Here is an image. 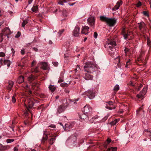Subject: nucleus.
<instances>
[{
  "label": "nucleus",
  "instance_id": "1",
  "mask_svg": "<svg viewBox=\"0 0 151 151\" xmlns=\"http://www.w3.org/2000/svg\"><path fill=\"white\" fill-rule=\"evenodd\" d=\"M100 19L101 21L106 22L110 27L114 26L116 23V19L115 18H109L105 16H101Z\"/></svg>",
  "mask_w": 151,
  "mask_h": 151
},
{
  "label": "nucleus",
  "instance_id": "2",
  "mask_svg": "<svg viewBox=\"0 0 151 151\" xmlns=\"http://www.w3.org/2000/svg\"><path fill=\"white\" fill-rule=\"evenodd\" d=\"M96 65L92 62H88L85 63L84 67L85 71L92 73L95 71Z\"/></svg>",
  "mask_w": 151,
  "mask_h": 151
},
{
  "label": "nucleus",
  "instance_id": "3",
  "mask_svg": "<svg viewBox=\"0 0 151 151\" xmlns=\"http://www.w3.org/2000/svg\"><path fill=\"white\" fill-rule=\"evenodd\" d=\"M122 34L125 39L130 40L134 37L133 32L132 31L129 30L125 28H123L122 30Z\"/></svg>",
  "mask_w": 151,
  "mask_h": 151
},
{
  "label": "nucleus",
  "instance_id": "4",
  "mask_svg": "<svg viewBox=\"0 0 151 151\" xmlns=\"http://www.w3.org/2000/svg\"><path fill=\"white\" fill-rule=\"evenodd\" d=\"M108 45H110L109 46V54L112 57L115 58L116 57V52L114 47L116 45V42L114 41H110L109 42H108Z\"/></svg>",
  "mask_w": 151,
  "mask_h": 151
},
{
  "label": "nucleus",
  "instance_id": "5",
  "mask_svg": "<svg viewBox=\"0 0 151 151\" xmlns=\"http://www.w3.org/2000/svg\"><path fill=\"white\" fill-rule=\"evenodd\" d=\"M83 111L84 114L88 116H90L91 114L92 109L91 107L89 105H86L83 108Z\"/></svg>",
  "mask_w": 151,
  "mask_h": 151
},
{
  "label": "nucleus",
  "instance_id": "6",
  "mask_svg": "<svg viewBox=\"0 0 151 151\" xmlns=\"http://www.w3.org/2000/svg\"><path fill=\"white\" fill-rule=\"evenodd\" d=\"M84 94L91 99H93L95 97V93L92 90H88L86 91L84 93Z\"/></svg>",
  "mask_w": 151,
  "mask_h": 151
},
{
  "label": "nucleus",
  "instance_id": "7",
  "mask_svg": "<svg viewBox=\"0 0 151 151\" xmlns=\"http://www.w3.org/2000/svg\"><path fill=\"white\" fill-rule=\"evenodd\" d=\"M67 105L65 106L64 104H63L59 106L57 109L56 114H58L61 113L63 112L65 109L67 107Z\"/></svg>",
  "mask_w": 151,
  "mask_h": 151
},
{
  "label": "nucleus",
  "instance_id": "8",
  "mask_svg": "<svg viewBox=\"0 0 151 151\" xmlns=\"http://www.w3.org/2000/svg\"><path fill=\"white\" fill-rule=\"evenodd\" d=\"M147 90V88L146 87H144L142 90L140 92V93L137 94V97L139 99H143L144 95L146 94Z\"/></svg>",
  "mask_w": 151,
  "mask_h": 151
},
{
  "label": "nucleus",
  "instance_id": "9",
  "mask_svg": "<svg viewBox=\"0 0 151 151\" xmlns=\"http://www.w3.org/2000/svg\"><path fill=\"white\" fill-rule=\"evenodd\" d=\"M106 103L109 104V106L106 104V108L109 109L111 110L112 109H114L115 108V106L113 105V102L112 101H109L106 102Z\"/></svg>",
  "mask_w": 151,
  "mask_h": 151
},
{
  "label": "nucleus",
  "instance_id": "10",
  "mask_svg": "<svg viewBox=\"0 0 151 151\" xmlns=\"http://www.w3.org/2000/svg\"><path fill=\"white\" fill-rule=\"evenodd\" d=\"M88 119L90 123H96V120L98 118V116L97 115H96L94 117H92L91 114L90 116H88Z\"/></svg>",
  "mask_w": 151,
  "mask_h": 151
},
{
  "label": "nucleus",
  "instance_id": "11",
  "mask_svg": "<svg viewBox=\"0 0 151 151\" xmlns=\"http://www.w3.org/2000/svg\"><path fill=\"white\" fill-rule=\"evenodd\" d=\"M89 72H86L83 75L84 78L87 80H92L93 78L92 75L90 74Z\"/></svg>",
  "mask_w": 151,
  "mask_h": 151
},
{
  "label": "nucleus",
  "instance_id": "12",
  "mask_svg": "<svg viewBox=\"0 0 151 151\" xmlns=\"http://www.w3.org/2000/svg\"><path fill=\"white\" fill-rule=\"evenodd\" d=\"M138 24L139 25V29L141 32L143 31L145 29L146 25L144 22H142L138 23Z\"/></svg>",
  "mask_w": 151,
  "mask_h": 151
},
{
  "label": "nucleus",
  "instance_id": "13",
  "mask_svg": "<svg viewBox=\"0 0 151 151\" xmlns=\"http://www.w3.org/2000/svg\"><path fill=\"white\" fill-rule=\"evenodd\" d=\"M8 85L6 87V89L9 90V92L13 88L14 82L12 81H9L8 83Z\"/></svg>",
  "mask_w": 151,
  "mask_h": 151
},
{
  "label": "nucleus",
  "instance_id": "14",
  "mask_svg": "<svg viewBox=\"0 0 151 151\" xmlns=\"http://www.w3.org/2000/svg\"><path fill=\"white\" fill-rule=\"evenodd\" d=\"M88 21L91 26H94L95 22V19L94 17H91L89 18L88 19Z\"/></svg>",
  "mask_w": 151,
  "mask_h": 151
},
{
  "label": "nucleus",
  "instance_id": "15",
  "mask_svg": "<svg viewBox=\"0 0 151 151\" xmlns=\"http://www.w3.org/2000/svg\"><path fill=\"white\" fill-rule=\"evenodd\" d=\"M89 29V27L87 26H85L83 27L81 33L85 35L87 34Z\"/></svg>",
  "mask_w": 151,
  "mask_h": 151
},
{
  "label": "nucleus",
  "instance_id": "16",
  "mask_svg": "<svg viewBox=\"0 0 151 151\" xmlns=\"http://www.w3.org/2000/svg\"><path fill=\"white\" fill-rule=\"evenodd\" d=\"M79 27H75L73 32V34L75 36L77 37L79 34Z\"/></svg>",
  "mask_w": 151,
  "mask_h": 151
},
{
  "label": "nucleus",
  "instance_id": "17",
  "mask_svg": "<svg viewBox=\"0 0 151 151\" xmlns=\"http://www.w3.org/2000/svg\"><path fill=\"white\" fill-rule=\"evenodd\" d=\"M122 2L121 0L118 1L116 3V5L112 8V11H113L115 10L118 9L120 6L122 4Z\"/></svg>",
  "mask_w": 151,
  "mask_h": 151
},
{
  "label": "nucleus",
  "instance_id": "18",
  "mask_svg": "<svg viewBox=\"0 0 151 151\" xmlns=\"http://www.w3.org/2000/svg\"><path fill=\"white\" fill-rule=\"evenodd\" d=\"M3 35H7L10 34V30L8 27H6L3 30Z\"/></svg>",
  "mask_w": 151,
  "mask_h": 151
},
{
  "label": "nucleus",
  "instance_id": "19",
  "mask_svg": "<svg viewBox=\"0 0 151 151\" xmlns=\"http://www.w3.org/2000/svg\"><path fill=\"white\" fill-rule=\"evenodd\" d=\"M144 130L143 132V134L145 135H148L150 137L151 136V131L149 130L148 129H146L145 127L143 126Z\"/></svg>",
  "mask_w": 151,
  "mask_h": 151
},
{
  "label": "nucleus",
  "instance_id": "20",
  "mask_svg": "<svg viewBox=\"0 0 151 151\" xmlns=\"http://www.w3.org/2000/svg\"><path fill=\"white\" fill-rule=\"evenodd\" d=\"M10 148L9 145L3 146L1 144H0V151L5 150Z\"/></svg>",
  "mask_w": 151,
  "mask_h": 151
},
{
  "label": "nucleus",
  "instance_id": "21",
  "mask_svg": "<svg viewBox=\"0 0 151 151\" xmlns=\"http://www.w3.org/2000/svg\"><path fill=\"white\" fill-rule=\"evenodd\" d=\"M28 107L29 108H32L34 105V103L32 99H29L28 101Z\"/></svg>",
  "mask_w": 151,
  "mask_h": 151
},
{
  "label": "nucleus",
  "instance_id": "22",
  "mask_svg": "<svg viewBox=\"0 0 151 151\" xmlns=\"http://www.w3.org/2000/svg\"><path fill=\"white\" fill-rule=\"evenodd\" d=\"M72 128V125L70 124H65L64 126L65 130L69 131Z\"/></svg>",
  "mask_w": 151,
  "mask_h": 151
},
{
  "label": "nucleus",
  "instance_id": "23",
  "mask_svg": "<svg viewBox=\"0 0 151 151\" xmlns=\"http://www.w3.org/2000/svg\"><path fill=\"white\" fill-rule=\"evenodd\" d=\"M24 81V77L22 76H20L18 78L17 82L20 84L23 82Z\"/></svg>",
  "mask_w": 151,
  "mask_h": 151
},
{
  "label": "nucleus",
  "instance_id": "24",
  "mask_svg": "<svg viewBox=\"0 0 151 151\" xmlns=\"http://www.w3.org/2000/svg\"><path fill=\"white\" fill-rule=\"evenodd\" d=\"M47 64L45 62L42 63L41 68L43 70H46L47 69Z\"/></svg>",
  "mask_w": 151,
  "mask_h": 151
},
{
  "label": "nucleus",
  "instance_id": "25",
  "mask_svg": "<svg viewBox=\"0 0 151 151\" xmlns=\"http://www.w3.org/2000/svg\"><path fill=\"white\" fill-rule=\"evenodd\" d=\"M31 10L34 12H37L38 11V6L37 5L33 6Z\"/></svg>",
  "mask_w": 151,
  "mask_h": 151
},
{
  "label": "nucleus",
  "instance_id": "26",
  "mask_svg": "<svg viewBox=\"0 0 151 151\" xmlns=\"http://www.w3.org/2000/svg\"><path fill=\"white\" fill-rule=\"evenodd\" d=\"M77 137V135L76 134H73V135H72L71 136L70 138V139L71 140L73 139V142H74L75 141H76V140Z\"/></svg>",
  "mask_w": 151,
  "mask_h": 151
},
{
  "label": "nucleus",
  "instance_id": "27",
  "mask_svg": "<svg viewBox=\"0 0 151 151\" xmlns=\"http://www.w3.org/2000/svg\"><path fill=\"white\" fill-rule=\"evenodd\" d=\"M35 77L34 76L32 75H31L28 78V80L29 81L31 82L34 80L35 79Z\"/></svg>",
  "mask_w": 151,
  "mask_h": 151
},
{
  "label": "nucleus",
  "instance_id": "28",
  "mask_svg": "<svg viewBox=\"0 0 151 151\" xmlns=\"http://www.w3.org/2000/svg\"><path fill=\"white\" fill-rule=\"evenodd\" d=\"M49 88L50 90L52 92H54L56 89V88L53 85H50L49 87Z\"/></svg>",
  "mask_w": 151,
  "mask_h": 151
},
{
  "label": "nucleus",
  "instance_id": "29",
  "mask_svg": "<svg viewBox=\"0 0 151 151\" xmlns=\"http://www.w3.org/2000/svg\"><path fill=\"white\" fill-rule=\"evenodd\" d=\"M4 63L5 65H7L8 67H9L10 65V61L9 60H5L4 61Z\"/></svg>",
  "mask_w": 151,
  "mask_h": 151
},
{
  "label": "nucleus",
  "instance_id": "30",
  "mask_svg": "<svg viewBox=\"0 0 151 151\" xmlns=\"http://www.w3.org/2000/svg\"><path fill=\"white\" fill-rule=\"evenodd\" d=\"M48 138V137L47 136H45V137H43L41 141V143L42 144H44L45 141L47 140Z\"/></svg>",
  "mask_w": 151,
  "mask_h": 151
},
{
  "label": "nucleus",
  "instance_id": "31",
  "mask_svg": "<svg viewBox=\"0 0 151 151\" xmlns=\"http://www.w3.org/2000/svg\"><path fill=\"white\" fill-rule=\"evenodd\" d=\"M56 136H55L53 137H52L49 140V143L51 145H52L53 144L54 142H55V137Z\"/></svg>",
  "mask_w": 151,
  "mask_h": 151
},
{
  "label": "nucleus",
  "instance_id": "32",
  "mask_svg": "<svg viewBox=\"0 0 151 151\" xmlns=\"http://www.w3.org/2000/svg\"><path fill=\"white\" fill-rule=\"evenodd\" d=\"M119 86L118 85H116L114 87V93H116L119 89Z\"/></svg>",
  "mask_w": 151,
  "mask_h": 151
},
{
  "label": "nucleus",
  "instance_id": "33",
  "mask_svg": "<svg viewBox=\"0 0 151 151\" xmlns=\"http://www.w3.org/2000/svg\"><path fill=\"white\" fill-rule=\"evenodd\" d=\"M62 13V15L63 16L66 17L67 16L68 13L67 11L65 10H63L61 11Z\"/></svg>",
  "mask_w": 151,
  "mask_h": 151
},
{
  "label": "nucleus",
  "instance_id": "34",
  "mask_svg": "<svg viewBox=\"0 0 151 151\" xmlns=\"http://www.w3.org/2000/svg\"><path fill=\"white\" fill-rule=\"evenodd\" d=\"M117 150L116 147H111V148H109L107 149L106 151H116Z\"/></svg>",
  "mask_w": 151,
  "mask_h": 151
},
{
  "label": "nucleus",
  "instance_id": "35",
  "mask_svg": "<svg viewBox=\"0 0 151 151\" xmlns=\"http://www.w3.org/2000/svg\"><path fill=\"white\" fill-rule=\"evenodd\" d=\"M119 121V120H118L117 119H115L114 121L111 122L110 123V124L111 125H114L116 124Z\"/></svg>",
  "mask_w": 151,
  "mask_h": 151
},
{
  "label": "nucleus",
  "instance_id": "36",
  "mask_svg": "<svg viewBox=\"0 0 151 151\" xmlns=\"http://www.w3.org/2000/svg\"><path fill=\"white\" fill-rule=\"evenodd\" d=\"M87 116V115L85 114H84V113L82 115H80L79 117L81 119H84L86 118Z\"/></svg>",
  "mask_w": 151,
  "mask_h": 151
},
{
  "label": "nucleus",
  "instance_id": "37",
  "mask_svg": "<svg viewBox=\"0 0 151 151\" xmlns=\"http://www.w3.org/2000/svg\"><path fill=\"white\" fill-rule=\"evenodd\" d=\"M50 134V132L47 129H46L44 132V135L45 136H47Z\"/></svg>",
  "mask_w": 151,
  "mask_h": 151
},
{
  "label": "nucleus",
  "instance_id": "38",
  "mask_svg": "<svg viewBox=\"0 0 151 151\" xmlns=\"http://www.w3.org/2000/svg\"><path fill=\"white\" fill-rule=\"evenodd\" d=\"M67 2V1L66 0H60L58 2V4L61 5H63L64 3Z\"/></svg>",
  "mask_w": 151,
  "mask_h": 151
},
{
  "label": "nucleus",
  "instance_id": "39",
  "mask_svg": "<svg viewBox=\"0 0 151 151\" xmlns=\"http://www.w3.org/2000/svg\"><path fill=\"white\" fill-rule=\"evenodd\" d=\"M16 96V94L14 95V96H12V102L13 103H14L16 102V99H15V96Z\"/></svg>",
  "mask_w": 151,
  "mask_h": 151
},
{
  "label": "nucleus",
  "instance_id": "40",
  "mask_svg": "<svg viewBox=\"0 0 151 151\" xmlns=\"http://www.w3.org/2000/svg\"><path fill=\"white\" fill-rule=\"evenodd\" d=\"M130 60L129 59L128 60V61L126 62V64L125 66V67L126 68H128V67L129 68V67L128 66L130 64Z\"/></svg>",
  "mask_w": 151,
  "mask_h": 151
},
{
  "label": "nucleus",
  "instance_id": "41",
  "mask_svg": "<svg viewBox=\"0 0 151 151\" xmlns=\"http://www.w3.org/2000/svg\"><path fill=\"white\" fill-rule=\"evenodd\" d=\"M60 86L62 87H66L68 86V84L65 83H61L60 85Z\"/></svg>",
  "mask_w": 151,
  "mask_h": 151
},
{
  "label": "nucleus",
  "instance_id": "42",
  "mask_svg": "<svg viewBox=\"0 0 151 151\" xmlns=\"http://www.w3.org/2000/svg\"><path fill=\"white\" fill-rule=\"evenodd\" d=\"M27 23V22L24 20L22 23V25L23 27H24L26 24Z\"/></svg>",
  "mask_w": 151,
  "mask_h": 151
},
{
  "label": "nucleus",
  "instance_id": "43",
  "mask_svg": "<svg viewBox=\"0 0 151 151\" xmlns=\"http://www.w3.org/2000/svg\"><path fill=\"white\" fill-rule=\"evenodd\" d=\"M3 34L1 33L0 34V42H1L3 40L4 38H3Z\"/></svg>",
  "mask_w": 151,
  "mask_h": 151
},
{
  "label": "nucleus",
  "instance_id": "44",
  "mask_svg": "<svg viewBox=\"0 0 151 151\" xmlns=\"http://www.w3.org/2000/svg\"><path fill=\"white\" fill-rule=\"evenodd\" d=\"M142 5L141 2L139 1H138V3L136 4V6L137 7H139Z\"/></svg>",
  "mask_w": 151,
  "mask_h": 151
},
{
  "label": "nucleus",
  "instance_id": "45",
  "mask_svg": "<svg viewBox=\"0 0 151 151\" xmlns=\"http://www.w3.org/2000/svg\"><path fill=\"white\" fill-rule=\"evenodd\" d=\"M14 141V139H8L6 140V142L7 143H11Z\"/></svg>",
  "mask_w": 151,
  "mask_h": 151
},
{
  "label": "nucleus",
  "instance_id": "46",
  "mask_svg": "<svg viewBox=\"0 0 151 151\" xmlns=\"http://www.w3.org/2000/svg\"><path fill=\"white\" fill-rule=\"evenodd\" d=\"M21 33L19 32H18L17 34L15 35V37L16 38H18L21 35Z\"/></svg>",
  "mask_w": 151,
  "mask_h": 151
},
{
  "label": "nucleus",
  "instance_id": "47",
  "mask_svg": "<svg viewBox=\"0 0 151 151\" xmlns=\"http://www.w3.org/2000/svg\"><path fill=\"white\" fill-rule=\"evenodd\" d=\"M64 31V29H62L61 30H60L58 32V35L59 36H60L61 35L62 33Z\"/></svg>",
  "mask_w": 151,
  "mask_h": 151
},
{
  "label": "nucleus",
  "instance_id": "48",
  "mask_svg": "<svg viewBox=\"0 0 151 151\" xmlns=\"http://www.w3.org/2000/svg\"><path fill=\"white\" fill-rule=\"evenodd\" d=\"M143 14L146 16H149V14L146 11H144L143 12Z\"/></svg>",
  "mask_w": 151,
  "mask_h": 151
},
{
  "label": "nucleus",
  "instance_id": "49",
  "mask_svg": "<svg viewBox=\"0 0 151 151\" xmlns=\"http://www.w3.org/2000/svg\"><path fill=\"white\" fill-rule=\"evenodd\" d=\"M5 53H4L3 52H0V57H4L5 56Z\"/></svg>",
  "mask_w": 151,
  "mask_h": 151
},
{
  "label": "nucleus",
  "instance_id": "50",
  "mask_svg": "<svg viewBox=\"0 0 151 151\" xmlns=\"http://www.w3.org/2000/svg\"><path fill=\"white\" fill-rule=\"evenodd\" d=\"M150 40H147V44L150 47H151V43Z\"/></svg>",
  "mask_w": 151,
  "mask_h": 151
},
{
  "label": "nucleus",
  "instance_id": "51",
  "mask_svg": "<svg viewBox=\"0 0 151 151\" xmlns=\"http://www.w3.org/2000/svg\"><path fill=\"white\" fill-rule=\"evenodd\" d=\"M49 127L55 128L56 127V126L54 124H51L49 126Z\"/></svg>",
  "mask_w": 151,
  "mask_h": 151
},
{
  "label": "nucleus",
  "instance_id": "52",
  "mask_svg": "<svg viewBox=\"0 0 151 151\" xmlns=\"http://www.w3.org/2000/svg\"><path fill=\"white\" fill-rule=\"evenodd\" d=\"M77 67L76 68V69H75V70H76V71H79V70H80V67H79V65H77Z\"/></svg>",
  "mask_w": 151,
  "mask_h": 151
},
{
  "label": "nucleus",
  "instance_id": "53",
  "mask_svg": "<svg viewBox=\"0 0 151 151\" xmlns=\"http://www.w3.org/2000/svg\"><path fill=\"white\" fill-rule=\"evenodd\" d=\"M98 36L97 33L96 32H95L93 34V37L95 38H96Z\"/></svg>",
  "mask_w": 151,
  "mask_h": 151
},
{
  "label": "nucleus",
  "instance_id": "54",
  "mask_svg": "<svg viewBox=\"0 0 151 151\" xmlns=\"http://www.w3.org/2000/svg\"><path fill=\"white\" fill-rule=\"evenodd\" d=\"M111 141V139L109 138H108L107 140L106 141V142H107L108 144H109Z\"/></svg>",
  "mask_w": 151,
  "mask_h": 151
},
{
  "label": "nucleus",
  "instance_id": "55",
  "mask_svg": "<svg viewBox=\"0 0 151 151\" xmlns=\"http://www.w3.org/2000/svg\"><path fill=\"white\" fill-rule=\"evenodd\" d=\"M52 63L53 65L55 66H58V62H53Z\"/></svg>",
  "mask_w": 151,
  "mask_h": 151
},
{
  "label": "nucleus",
  "instance_id": "56",
  "mask_svg": "<svg viewBox=\"0 0 151 151\" xmlns=\"http://www.w3.org/2000/svg\"><path fill=\"white\" fill-rule=\"evenodd\" d=\"M21 53L22 55H24L25 53L24 50V49H22L21 51Z\"/></svg>",
  "mask_w": 151,
  "mask_h": 151
},
{
  "label": "nucleus",
  "instance_id": "57",
  "mask_svg": "<svg viewBox=\"0 0 151 151\" xmlns=\"http://www.w3.org/2000/svg\"><path fill=\"white\" fill-rule=\"evenodd\" d=\"M18 65L19 66H20L22 68H23L24 67H25L26 65L25 64H21V63L20 64H19Z\"/></svg>",
  "mask_w": 151,
  "mask_h": 151
},
{
  "label": "nucleus",
  "instance_id": "58",
  "mask_svg": "<svg viewBox=\"0 0 151 151\" xmlns=\"http://www.w3.org/2000/svg\"><path fill=\"white\" fill-rule=\"evenodd\" d=\"M109 144H108L107 142H105V144H104V147L105 148H107L108 145Z\"/></svg>",
  "mask_w": 151,
  "mask_h": 151
},
{
  "label": "nucleus",
  "instance_id": "59",
  "mask_svg": "<svg viewBox=\"0 0 151 151\" xmlns=\"http://www.w3.org/2000/svg\"><path fill=\"white\" fill-rule=\"evenodd\" d=\"M44 106V104H42L40 105L38 107L37 109H42V108Z\"/></svg>",
  "mask_w": 151,
  "mask_h": 151
},
{
  "label": "nucleus",
  "instance_id": "60",
  "mask_svg": "<svg viewBox=\"0 0 151 151\" xmlns=\"http://www.w3.org/2000/svg\"><path fill=\"white\" fill-rule=\"evenodd\" d=\"M129 49L127 48H125L124 49V51L126 53L127 52H129Z\"/></svg>",
  "mask_w": 151,
  "mask_h": 151
},
{
  "label": "nucleus",
  "instance_id": "61",
  "mask_svg": "<svg viewBox=\"0 0 151 151\" xmlns=\"http://www.w3.org/2000/svg\"><path fill=\"white\" fill-rule=\"evenodd\" d=\"M108 118V117L107 116H105L103 119L102 120V122H104L106 121Z\"/></svg>",
  "mask_w": 151,
  "mask_h": 151
},
{
  "label": "nucleus",
  "instance_id": "62",
  "mask_svg": "<svg viewBox=\"0 0 151 151\" xmlns=\"http://www.w3.org/2000/svg\"><path fill=\"white\" fill-rule=\"evenodd\" d=\"M36 63V61L35 60H33L32 63V66H34Z\"/></svg>",
  "mask_w": 151,
  "mask_h": 151
},
{
  "label": "nucleus",
  "instance_id": "63",
  "mask_svg": "<svg viewBox=\"0 0 151 151\" xmlns=\"http://www.w3.org/2000/svg\"><path fill=\"white\" fill-rule=\"evenodd\" d=\"M143 86V85L142 84H140L137 90L138 91H139L140 90V89Z\"/></svg>",
  "mask_w": 151,
  "mask_h": 151
},
{
  "label": "nucleus",
  "instance_id": "64",
  "mask_svg": "<svg viewBox=\"0 0 151 151\" xmlns=\"http://www.w3.org/2000/svg\"><path fill=\"white\" fill-rule=\"evenodd\" d=\"M14 151H18V149L17 147H15L14 148Z\"/></svg>",
  "mask_w": 151,
  "mask_h": 151
}]
</instances>
